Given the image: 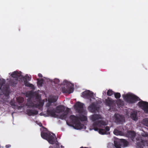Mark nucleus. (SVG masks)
Returning a JSON list of instances; mask_svg holds the SVG:
<instances>
[{
	"label": "nucleus",
	"mask_w": 148,
	"mask_h": 148,
	"mask_svg": "<svg viewBox=\"0 0 148 148\" xmlns=\"http://www.w3.org/2000/svg\"><path fill=\"white\" fill-rule=\"evenodd\" d=\"M99 125H100L101 126V125H107V123L106 122H104L103 121H100L99 123Z\"/></svg>",
	"instance_id": "nucleus-26"
},
{
	"label": "nucleus",
	"mask_w": 148,
	"mask_h": 148,
	"mask_svg": "<svg viewBox=\"0 0 148 148\" xmlns=\"http://www.w3.org/2000/svg\"><path fill=\"white\" fill-rule=\"evenodd\" d=\"M114 120L117 122H120L124 121V118L123 116L119 114H116L114 116Z\"/></svg>",
	"instance_id": "nucleus-8"
},
{
	"label": "nucleus",
	"mask_w": 148,
	"mask_h": 148,
	"mask_svg": "<svg viewBox=\"0 0 148 148\" xmlns=\"http://www.w3.org/2000/svg\"><path fill=\"white\" fill-rule=\"evenodd\" d=\"M51 82L52 83H53L55 84H57L59 83L60 81L59 79L55 78L53 80H51Z\"/></svg>",
	"instance_id": "nucleus-20"
},
{
	"label": "nucleus",
	"mask_w": 148,
	"mask_h": 148,
	"mask_svg": "<svg viewBox=\"0 0 148 148\" xmlns=\"http://www.w3.org/2000/svg\"><path fill=\"white\" fill-rule=\"evenodd\" d=\"M124 98L127 101L130 103H133L135 101L138 100L139 98L135 95L130 94H127L123 96Z\"/></svg>",
	"instance_id": "nucleus-4"
},
{
	"label": "nucleus",
	"mask_w": 148,
	"mask_h": 148,
	"mask_svg": "<svg viewBox=\"0 0 148 148\" xmlns=\"http://www.w3.org/2000/svg\"><path fill=\"white\" fill-rule=\"evenodd\" d=\"M8 88H9L8 87H6V88L5 90V89H4V87H3V89L4 90H5V92H6V93H7V92H10L9 91H8Z\"/></svg>",
	"instance_id": "nucleus-30"
},
{
	"label": "nucleus",
	"mask_w": 148,
	"mask_h": 148,
	"mask_svg": "<svg viewBox=\"0 0 148 148\" xmlns=\"http://www.w3.org/2000/svg\"><path fill=\"white\" fill-rule=\"evenodd\" d=\"M64 107L62 106L57 107L55 109L48 111V114L51 116L63 119L66 115V113L64 112Z\"/></svg>",
	"instance_id": "nucleus-1"
},
{
	"label": "nucleus",
	"mask_w": 148,
	"mask_h": 148,
	"mask_svg": "<svg viewBox=\"0 0 148 148\" xmlns=\"http://www.w3.org/2000/svg\"><path fill=\"white\" fill-rule=\"evenodd\" d=\"M106 130L102 129L99 130V132L101 134H106V131H108L109 130V129L108 127H106L105 128Z\"/></svg>",
	"instance_id": "nucleus-14"
},
{
	"label": "nucleus",
	"mask_w": 148,
	"mask_h": 148,
	"mask_svg": "<svg viewBox=\"0 0 148 148\" xmlns=\"http://www.w3.org/2000/svg\"><path fill=\"white\" fill-rule=\"evenodd\" d=\"M107 92H114L112 90L109 89L108 90Z\"/></svg>",
	"instance_id": "nucleus-34"
},
{
	"label": "nucleus",
	"mask_w": 148,
	"mask_h": 148,
	"mask_svg": "<svg viewBox=\"0 0 148 148\" xmlns=\"http://www.w3.org/2000/svg\"><path fill=\"white\" fill-rule=\"evenodd\" d=\"M70 118L73 121H76L77 119L74 116H70Z\"/></svg>",
	"instance_id": "nucleus-28"
},
{
	"label": "nucleus",
	"mask_w": 148,
	"mask_h": 148,
	"mask_svg": "<svg viewBox=\"0 0 148 148\" xmlns=\"http://www.w3.org/2000/svg\"><path fill=\"white\" fill-rule=\"evenodd\" d=\"M111 93H107V94L108 95H111Z\"/></svg>",
	"instance_id": "nucleus-38"
},
{
	"label": "nucleus",
	"mask_w": 148,
	"mask_h": 148,
	"mask_svg": "<svg viewBox=\"0 0 148 148\" xmlns=\"http://www.w3.org/2000/svg\"><path fill=\"white\" fill-rule=\"evenodd\" d=\"M141 123L144 125L148 126V119H145L141 121Z\"/></svg>",
	"instance_id": "nucleus-19"
},
{
	"label": "nucleus",
	"mask_w": 148,
	"mask_h": 148,
	"mask_svg": "<svg viewBox=\"0 0 148 148\" xmlns=\"http://www.w3.org/2000/svg\"><path fill=\"white\" fill-rule=\"evenodd\" d=\"M22 73L20 71H15L13 72L11 74V76L12 77H13V78L18 79V77H21L22 76Z\"/></svg>",
	"instance_id": "nucleus-7"
},
{
	"label": "nucleus",
	"mask_w": 148,
	"mask_h": 148,
	"mask_svg": "<svg viewBox=\"0 0 148 148\" xmlns=\"http://www.w3.org/2000/svg\"><path fill=\"white\" fill-rule=\"evenodd\" d=\"M24 84L25 86L30 88L33 91L35 90V87L34 86L33 84L30 83L28 81H26V80H25L24 81Z\"/></svg>",
	"instance_id": "nucleus-12"
},
{
	"label": "nucleus",
	"mask_w": 148,
	"mask_h": 148,
	"mask_svg": "<svg viewBox=\"0 0 148 148\" xmlns=\"http://www.w3.org/2000/svg\"><path fill=\"white\" fill-rule=\"evenodd\" d=\"M106 90L105 91H104V92L105 93V92H106Z\"/></svg>",
	"instance_id": "nucleus-41"
},
{
	"label": "nucleus",
	"mask_w": 148,
	"mask_h": 148,
	"mask_svg": "<svg viewBox=\"0 0 148 148\" xmlns=\"http://www.w3.org/2000/svg\"><path fill=\"white\" fill-rule=\"evenodd\" d=\"M37 85L39 87H41L43 84L44 80L43 79H37Z\"/></svg>",
	"instance_id": "nucleus-15"
},
{
	"label": "nucleus",
	"mask_w": 148,
	"mask_h": 148,
	"mask_svg": "<svg viewBox=\"0 0 148 148\" xmlns=\"http://www.w3.org/2000/svg\"><path fill=\"white\" fill-rule=\"evenodd\" d=\"M73 126L74 128L77 130L80 129L81 128H83L84 125L81 124L78 121H76L74 124Z\"/></svg>",
	"instance_id": "nucleus-9"
},
{
	"label": "nucleus",
	"mask_w": 148,
	"mask_h": 148,
	"mask_svg": "<svg viewBox=\"0 0 148 148\" xmlns=\"http://www.w3.org/2000/svg\"><path fill=\"white\" fill-rule=\"evenodd\" d=\"M75 108L79 113H82L85 114L86 112L85 109L84 107L83 104L78 102H77L75 106Z\"/></svg>",
	"instance_id": "nucleus-5"
},
{
	"label": "nucleus",
	"mask_w": 148,
	"mask_h": 148,
	"mask_svg": "<svg viewBox=\"0 0 148 148\" xmlns=\"http://www.w3.org/2000/svg\"><path fill=\"white\" fill-rule=\"evenodd\" d=\"M21 78L23 79L24 82L25 80H26V81H27V80L29 81L31 79V77H29L27 74L25 76H23L22 75Z\"/></svg>",
	"instance_id": "nucleus-17"
},
{
	"label": "nucleus",
	"mask_w": 148,
	"mask_h": 148,
	"mask_svg": "<svg viewBox=\"0 0 148 148\" xmlns=\"http://www.w3.org/2000/svg\"><path fill=\"white\" fill-rule=\"evenodd\" d=\"M5 83V81L4 79H0V90L1 89L2 87L4 84Z\"/></svg>",
	"instance_id": "nucleus-22"
},
{
	"label": "nucleus",
	"mask_w": 148,
	"mask_h": 148,
	"mask_svg": "<svg viewBox=\"0 0 148 148\" xmlns=\"http://www.w3.org/2000/svg\"><path fill=\"white\" fill-rule=\"evenodd\" d=\"M17 100L19 102L21 103L23 101V98L20 97L18 98L17 99Z\"/></svg>",
	"instance_id": "nucleus-29"
},
{
	"label": "nucleus",
	"mask_w": 148,
	"mask_h": 148,
	"mask_svg": "<svg viewBox=\"0 0 148 148\" xmlns=\"http://www.w3.org/2000/svg\"><path fill=\"white\" fill-rule=\"evenodd\" d=\"M94 130H95V131H97V130H98V129L97 128H95L94 129Z\"/></svg>",
	"instance_id": "nucleus-39"
},
{
	"label": "nucleus",
	"mask_w": 148,
	"mask_h": 148,
	"mask_svg": "<svg viewBox=\"0 0 148 148\" xmlns=\"http://www.w3.org/2000/svg\"><path fill=\"white\" fill-rule=\"evenodd\" d=\"M95 109V105L94 104H92V105L90 106L89 107V110L91 112L94 111V110Z\"/></svg>",
	"instance_id": "nucleus-23"
},
{
	"label": "nucleus",
	"mask_w": 148,
	"mask_h": 148,
	"mask_svg": "<svg viewBox=\"0 0 148 148\" xmlns=\"http://www.w3.org/2000/svg\"><path fill=\"white\" fill-rule=\"evenodd\" d=\"M101 116L97 114H94L90 116V119L92 121H98V120L101 118Z\"/></svg>",
	"instance_id": "nucleus-11"
},
{
	"label": "nucleus",
	"mask_w": 148,
	"mask_h": 148,
	"mask_svg": "<svg viewBox=\"0 0 148 148\" xmlns=\"http://www.w3.org/2000/svg\"><path fill=\"white\" fill-rule=\"evenodd\" d=\"M18 79L12 78L9 81L10 85L12 87H15L18 84Z\"/></svg>",
	"instance_id": "nucleus-10"
},
{
	"label": "nucleus",
	"mask_w": 148,
	"mask_h": 148,
	"mask_svg": "<svg viewBox=\"0 0 148 148\" xmlns=\"http://www.w3.org/2000/svg\"><path fill=\"white\" fill-rule=\"evenodd\" d=\"M41 136L44 139H47L50 144H53L55 142V139L54 138V136L51 135L49 133H41Z\"/></svg>",
	"instance_id": "nucleus-3"
},
{
	"label": "nucleus",
	"mask_w": 148,
	"mask_h": 148,
	"mask_svg": "<svg viewBox=\"0 0 148 148\" xmlns=\"http://www.w3.org/2000/svg\"><path fill=\"white\" fill-rule=\"evenodd\" d=\"M38 76L39 77H42V74L40 73L38 74Z\"/></svg>",
	"instance_id": "nucleus-35"
},
{
	"label": "nucleus",
	"mask_w": 148,
	"mask_h": 148,
	"mask_svg": "<svg viewBox=\"0 0 148 148\" xmlns=\"http://www.w3.org/2000/svg\"><path fill=\"white\" fill-rule=\"evenodd\" d=\"M82 92H92L90 91V90H85L84 91H83Z\"/></svg>",
	"instance_id": "nucleus-33"
},
{
	"label": "nucleus",
	"mask_w": 148,
	"mask_h": 148,
	"mask_svg": "<svg viewBox=\"0 0 148 148\" xmlns=\"http://www.w3.org/2000/svg\"><path fill=\"white\" fill-rule=\"evenodd\" d=\"M114 133L116 135H123L122 132L117 130H115L114 131Z\"/></svg>",
	"instance_id": "nucleus-21"
},
{
	"label": "nucleus",
	"mask_w": 148,
	"mask_h": 148,
	"mask_svg": "<svg viewBox=\"0 0 148 148\" xmlns=\"http://www.w3.org/2000/svg\"><path fill=\"white\" fill-rule=\"evenodd\" d=\"M83 95L85 97L89 98L92 95V93H83Z\"/></svg>",
	"instance_id": "nucleus-24"
},
{
	"label": "nucleus",
	"mask_w": 148,
	"mask_h": 148,
	"mask_svg": "<svg viewBox=\"0 0 148 148\" xmlns=\"http://www.w3.org/2000/svg\"><path fill=\"white\" fill-rule=\"evenodd\" d=\"M121 140L122 142L123 143V144H124L125 146H127V142L124 139H121Z\"/></svg>",
	"instance_id": "nucleus-31"
},
{
	"label": "nucleus",
	"mask_w": 148,
	"mask_h": 148,
	"mask_svg": "<svg viewBox=\"0 0 148 148\" xmlns=\"http://www.w3.org/2000/svg\"><path fill=\"white\" fill-rule=\"evenodd\" d=\"M58 97L57 96H50L48 98V101L49 102H55L57 100Z\"/></svg>",
	"instance_id": "nucleus-13"
},
{
	"label": "nucleus",
	"mask_w": 148,
	"mask_h": 148,
	"mask_svg": "<svg viewBox=\"0 0 148 148\" xmlns=\"http://www.w3.org/2000/svg\"><path fill=\"white\" fill-rule=\"evenodd\" d=\"M114 146L116 148H121V146L118 143H116V141H114Z\"/></svg>",
	"instance_id": "nucleus-25"
},
{
	"label": "nucleus",
	"mask_w": 148,
	"mask_h": 148,
	"mask_svg": "<svg viewBox=\"0 0 148 148\" xmlns=\"http://www.w3.org/2000/svg\"><path fill=\"white\" fill-rule=\"evenodd\" d=\"M131 117L133 120L136 121L138 120V118L136 116V113L134 112L131 114Z\"/></svg>",
	"instance_id": "nucleus-18"
},
{
	"label": "nucleus",
	"mask_w": 148,
	"mask_h": 148,
	"mask_svg": "<svg viewBox=\"0 0 148 148\" xmlns=\"http://www.w3.org/2000/svg\"><path fill=\"white\" fill-rule=\"evenodd\" d=\"M38 113V112L35 110H29L27 111V114L29 115L36 114Z\"/></svg>",
	"instance_id": "nucleus-16"
},
{
	"label": "nucleus",
	"mask_w": 148,
	"mask_h": 148,
	"mask_svg": "<svg viewBox=\"0 0 148 148\" xmlns=\"http://www.w3.org/2000/svg\"><path fill=\"white\" fill-rule=\"evenodd\" d=\"M134 135H135V133H134V132H133V136H134Z\"/></svg>",
	"instance_id": "nucleus-40"
},
{
	"label": "nucleus",
	"mask_w": 148,
	"mask_h": 148,
	"mask_svg": "<svg viewBox=\"0 0 148 148\" xmlns=\"http://www.w3.org/2000/svg\"><path fill=\"white\" fill-rule=\"evenodd\" d=\"M87 119V118L86 116H84L83 118L81 117V121H86Z\"/></svg>",
	"instance_id": "nucleus-32"
},
{
	"label": "nucleus",
	"mask_w": 148,
	"mask_h": 148,
	"mask_svg": "<svg viewBox=\"0 0 148 148\" xmlns=\"http://www.w3.org/2000/svg\"><path fill=\"white\" fill-rule=\"evenodd\" d=\"M138 106L143 109L144 111L148 113V103L145 101H140L138 103Z\"/></svg>",
	"instance_id": "nucleus-6"
},
{
	"label": "nucleus",
	"mask_w": 148,
	"mask_h": 148,
	"mask_svg": "<svg viewBox=\"0 0 148 148\" xmlns=\"http://www.w3.org/2000/svg\"><path fill=\"white\" fill-rule=\"evenodd\" d=\"M61 84V89L62 92H73L74 91V84L70 82L64 80Z\"/></svg>",
	"instance_id": "nucleus-2"
},
{
	"label": "nucleus",
	"mask_w": 148,
	"mask_h": 148,
	"mask_svg": "<svg viewBox=\"0 0 148 148\" xmlns=\"http://www.w3.org/2000/svg\"><path fill=\"white\" fill-rule=\"evenodd\" d=\"M115 98H118L120 97L121 95L120 93H114Z\"/></svg>",
	"instance_id": "nucleus-27"
},
{
	"label": "nucleus",
	"mask_w": 148,
	"mask_h": 148,
	"mask_svg": "<svg viewBox=\"0 0 148 148\" xmlns=\"http://www.w3.org/2000/svg\"><path fill=\"white\" fill-rule=\"evenodd\" d=\"M30 92V93H31V92H36V91H35L34 92L33 91H32V90H31L30 91H29V92Z\"/></svg>",
	"instance_id": "nucleus-36"
},
{
	"label": "nucleus",
	"mask_w": 148,
	"mask_h": 148,
	"mask_svg": "<svg viewBox=\"0 0 148 148\" xmlns=\"http://www.w3.org/2000/svg\"><path fill=\"white\" fill-rule=\"evenodd\" d=\"M43 105V104L42 103H40L39 106H42Z\"/></svg>",
	"instance_id": "nucleus-37"
}]
</instances>
